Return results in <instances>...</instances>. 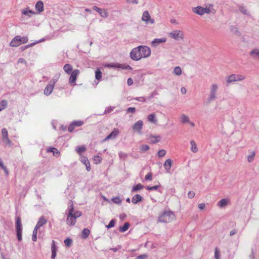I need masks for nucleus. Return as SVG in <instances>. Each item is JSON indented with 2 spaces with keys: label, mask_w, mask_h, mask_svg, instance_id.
<instances>
[{
  "label": "nucleus",
  "mask_w": 259,
  "mask_h": 259,
  "mask_svg": "<svg viewBox=\"0 0 259 259\" xmlns=\"http://www.w3.org/2000/svg\"><path fill=\"white\" fill-rule=\"evenodd\" d=\"M150 147L147 145H143L141 147V150L143 151H146L149 149Z\"/></svg>",
  "instance_id": "obj_58"
},
{
  "label": "nucleus",
  "mask_w": 259,
  "mask_h": 259,
  "mask_svg": "<svg viewBox=\"0 0 259 259\" xmlns=\"http://www.w3.org/2000/svg\"><path fill=\"white\" fill-rule=\"evenodd\" d=\"M166 41V39L165 37H162L160 38H155L151 42V46L153 47H156L159 46L160 44L165 42Z\"/></svg>",
  "instance_id": "obj_15"
},
{
  "label": "nucleus",
  "mask_w": 259,
  "mask_h": 259,
  "mask_svg": "<svg viewBox=\"0 0 259 259\" xmlns=\"http://www.w3.org/2000/svg\"><path fill=\"white\" fill-rule=\"evenodd\" d=\"M90 234V231L88 228H84L82 230L81 234V238L83 239H87Z\"/></svg>",
  "instance_id": "obj_20"
},
{
  "label": "nucleus",
  "mask_w": 259,
  "mask_h": 259,
  "mask_svg": "<svg viewBox=\"0 0 259 259\" xmlns=\"http://www.w3.org/2000/svg\"><path fill=\"white\" fill-rule=\"evenodd\" d=\"M175 218V214L171 210H165L158 217V220L161 223H169Z\"/></svg>",
  "instance_id": "obj_1"
},
{
  "label": "nucleus",
  "mask_w": 259,
  "mask_h": 259,
  "mask_svg": "<svg viewBox=\"0 0 259 259\" xmlns=\"http://www.w3.org/2000/svg\"><path fill=\"white\" fill-rule=\"evenodd\" d=\"M57 247L55 244V242L54 240L52 241V243L51 244V251L52 252H57Z\"/></svg>",
  "instance_id": "obj_52"
},
{
  "label": "nucleus",
  "mask_w": 259,
  "mask_h": 259,
  "mask_svg": "<svg viewBox=\"0 0 259 259\" xmlns=\"http://www.w3.org/2000/svg\"><path fill=\"white\" fill-rule=\"evenodd\" d=\"M21 36H16L10 43L11 47H18L21 45Z\"/></svg>",
  "instance_id": "obj_14"
},
{
  "label": "nucleus",
  "mask_w": 259,
  "mask_h": 259,
  "mask_svg": "<svg viewBox=\"0 0 259 259\" xmlns=\"http://www.w3.org/2000/svg\"><path fill=\"white\" fill-rule=\"evenodd\" d=\"M172 165V160L170 159H167L163 164V166L166 171L170 169Z\"/></svg>",
  "instance_id": "obj_21"
},
{
  "label": "nucleus",
  "mask_w": 259,
  "mask_h": 259,
  "mask_svg": "<svg viewBox=\"0 0 259 259\" xmlns=\"http://www.w3.org/2000/svg\"><path fill=\"white\" fill-rule=\"evenodd\" d=\"M93 160L95 164H98L101 162L102 158L98 155H95L94 156Z\"/></svg>",
  "instance_id": "obj_39"
},
{
  "label": "nucleus",
  "mask_w": 259,
  "mask_h": 259,
  "mask_svg": "<svg viewBox=\"0 0 259 259\" xmlns=\"http://www.w3.org/2000/svg\"><path fill=\"white\" fill-rule=\"evenodd\" d=\"M152 173L149 172L146 175L145 180L146 181H151L152 180Z\"/></svg>",
  "instance_id": "obj_56"
},
{
  "label": "nucleus",
  "mask_w": 259,
  "mask_h": 259,
  "mask_svg": "<svg viewBox=\"0 0 259 259\" xmlns=\"http://www.w3.org/2000/svg\"><path fill=\"white\" fill-rule=\"evenodd\" d=\"M169 36L176 40H183L184 33L180 30H174L169 33Z\"/></svg>",
  "instance_id": "obj_6"
},
{
  "label": "nucleus",
  "mask_w": 259,
  "mask_h": 259,
  "mask_svg": "<svg viewBox=\"0 0 259 259\" xmlns=\"http://www.w3.org/2000/svg\"><path fill=\"white\" fill-rule=\"evenodd\" d=\"M64 70L67 73H70L72 70V66L71 65L66 64L63 67Z\"/></svg>",
  "instance_id": "obj_37"
},
{
  "label": "nucleus",
  "mask_w": 259,
  "mask_h": 259,
  "mask_svg": "<svg viewBox=\"0 0 259 259\" xmlns=\"http://www.w3.org/2000/svg\"><path fill=\"white\" fill-rule=\"evenodd\" d=\"M64 242L67 247H70L72 243V240L71 238H67L64 240Z\"/></svg>",
  "instance_id": "obj_47"
},
{
  "label": "nucleus",
  "mask_w": 259,
  "mask_h": 259,
  "mask_svg": "<svg viewBox=\"0 0 259 259\" xmlns=\"http://www.w3.org/2000/svg\"><path fill=\"white\" fill-rule=\"evenodd\" d=\"M67 211H68V214H72L74 211V205L72 200H69L68 202Z\"/></svg>",
  "instance_id": "obj_22"
},
{
  "label": "nucleus",
  "mask_w": 259,
  "mask_h": 259,
  "mask_svg": "<svg viewBox=\"0 0 259 259\" xmlns=\"http://www.w3.org/2000/svg\"><path fill=\"white\" fill-rule=\"evenodd\" d=\"M139 47L142 58H145L150 56L151 51L149 47L146 46H139Z\"/></svg>",
  "instance_id": "obj_7"
},
{
  "label": "nucleus",
  "mask_w": 259,
  "mask_h": 259,
  "mask_svg": "<svg viewBox=\"0 0 259 259\" xmlns=\"http://www.w3.org/2000/svg\"><path fill=\"white\" fill-rule=\"evenodd\" d=\"M142 20L145 21L147 24L149 23L153 24L154 23V20L151 18L150 15L147 11H145L143 12Z\"/></svg>",
  "instance_id": "obj_9"
},
{
  "label": "nucleus",
  "mask_w": 259,
  "mask_h": 259,
  "mask_svg": "<svg viewBox=\"0 0 259 259\" xmlns=\"http://www.w3.org/2000/svg\"><path fill=\"white\" fill-rule=\"evenodd\" d=\"M75 150L79 155H80L81 153L84 152L86 150V147L84 145L76 147Z\"/></svg>",
  "instance_id": "obj_32"
},
{
  "label": "nucleus",
  "mask_w": 259,
  "mask_h": 259,
  "mask_svg": "<svg viewBox=\"0 0 259 259\" xmlns=\"http://www.w3.org/2000/svg\"><path fill=\"white\" fill-rule=\"evenodd\" d=\"M56 82V80L55 79L52 80L50 81L49 83L46 87L44 90V94L45 95L49 96L52 93Z\"/></svg>",
  "instance_id": "obj_8"
},
{
  "label": "nucleus",
  "mask_w": 259,
  "mask_h": 259,
  "mask_svg": "<svg viewBox=\"0 0 259 259\" xmlns=\"http://www.w3.org/2000/svg\"><path fill=\"white\" fill-rule=\"evenodd\" d=\"M105 67L107 68H113L114 69H127L129 70H133L132 67L129 65H126L125 64H119L118 63H111L106 64L105 65Z\"/></svg>",
  "instance_id": "obj_3"
},
{
  "label": "nucleus",
  "mask_w": 259,
  "mask_h": 259,
  "mask_svg": "<svg viewBox=\"0 0 259 259\" xmlns=\"http://www.w3.org/2000/svg\"><path fill=\"white\" fill-rule=\"evenodd\" d=\"M119 134V130L118 128H114L113 131L110 134L111 135L113 139H115Z\"/></svg>",
  "instance_id": "obj_35"
},
{
  "label": "nucleus",
  "mask_w": 259,
  "mask_h": 259,
  "mask_svg": "<svg viewBox=\"0 0 259 259\" xmlns=\"http://www.w3.org/2000/svg\"><path fill=\"white\" fill-rule=\"evenodd\" d=\"M192 12L199 15L202 16L204 15L203 8L201 6H197L192 8Z\"/></svg>",
  "instance_id": "obj_17"
},
{
  "label": "nucleus",
  "mask_w": 259,
  "mask_h": 259,
  "mask_svg": "<svg viewBox=\"0 0 259 259\" xmlns=\"http://www.w3.org/2000/svg\"><path fill=\"white\" fill-rule=\"evenodd\" d=\"M255 153L254 151H252L250 155L247 156V161L249 162H251L254 160Z\"/></svg>",
  "instance_id": "obj_46"
},
{
  "label": "nucleus",
  "mask_w": 259,
  "mask_h": 259,
  "mask_svg": "<svg viewBox=\"0 0 259 259\" xmlns=\"http://www.w3.org/2000/svg\"><path fill=\"white\" fill-rule=\"evenodd\" d=\"M220 251L218 248H215L214 251V257L215 259H219Z\"/></svg>",
  "instance_id": "obj_59"
},
{
  "label": "nucleus",
  "mask_w": 259,
  "mask_h": 259,
  "mask_svg": "<svg viewBox=\"0 0 259 259\" xmlns=\"http://www.w3.org/2000/svg\"><path fill=\"white\" fill-rule=\"evenodd\" d=\"M102 76V73L99 68H98L95 71V78L97 80H100Z\"/></svg>",
  "instance_id": "obj_33"
},
{
  "label": "nucleus",
  "mask_w": 259,
  "mask_h": 259,
  "mask_svg": "<svg viewBox=\"0 0 259 259\" xmlns=\"http://www.w3.org/2000/svg\"><path fill=\"white\" fill-rule=\"evenodd\" d=\"M47 152L53 153V155L57 157H59L60 155V152L58 151V150L57 148H56L55 147H48L47 149Z\"/></svg>",
  "instance_id": "obj_19"
},
{
  "label": "nucleus",
  "mask_w": 259,
  "mask_h": 259,
  "mask_svg": "<svg viewBox=\"0 0 259 259\" xmlns=\"http://www.w3.org/2000/svg\"><path fill=\"white\" fill-rule=\"evenodd\" d=\"M130 58L134 61H139L140 60L142 57L141 56V54L140 53V50L139 49V46L136 48H133L130 53Z\"/></svg>",
  "instance_id": "obj_4"
},
{
  "label": "nucleus",
  "mask_w": 259,
  "mask_h": 259,
  "mask_svg": "<svg viewBox=\"0 0 259 259\" xmlns=\"http://www.w3.org/2000/svg\"><path fill=\"white\" fill-rule=\"evenodd\" d=\"M76 218L72 214H67V218L66 220V223L69 226H74L76 222Z\"/></svg>",
  "instance_id": "obj_12"
},
{
  "label": "nucleus",
  "mask_w": 259,
  "mask_h": 259,
  "mask_svg": "<svg viewBox=\"0 0 259 259\" xmlns=\"http://www.w3.org/2000/svg\"><path fill=\"white\" fill-rule=\"evenodd\" d=\"M136 111V108L135 107H129L126 109L127 113H134Z\"/></svg>",
  "instance_id": "obj_60"
},
{
  "label": "nucleus",
  "mask_w": 259,
  "mask_h": 259,
  "mask_svg": "<svg viewBox=\"0 0 259 259\" xmlns=\"http://www.w3.org/2000/svg\"><path fill=\"white\" fill-rule=\"evenodd\" d=\"M174 73L177 75H180L182 74V69L180 66L175 67L174 70Z\"/></svg>",
  "instance_id": "obj_44"
},
{
  "label": "nucleus",
  "mask_w": 259,
  "mask_h": 259,
  "mask_svg": "<svg viewBox=\"0 0 259 259\" xmlns=\"http://www.w3.org/2000/svg\"><path fill=\"white\" fill-rule=\"evenodd\" d=\"M148 120L151 122L155 123L157 122L155 113H151L148 116Z\"/></svg>",
  "instance_id": "obj_29"
},
{
  "label": "nucleus",
  "mask_w": 259,
  "mask_h": 259,
  "mask_svg": "<svg viewBox=\"0 0 259 259\" xmlns=\"http://www.w3.org/2000/svg\"><path fill=\"white\" fill-rule=\"evenodd\" d=\"M47 222V220L45 218L44 216H41L39 219L38 221L37 222V224L39 225V226L42 227L44 225L46 224Z\"/></svg>",
  "instance_id": "obj_34"
},
{
  "label": "nucleus",
  "mask_w": 259,
  "mask_h": 259,
  "mask_svg": "<svg viewBox=\"0 0 259 259\" xmlns=\"http://www.w3.org/2000/svg\"><path fill=\"white\" fill-rule=\"evenodd\" d=\"M239 10L243 14L246 15H249V14L248 13L247 9L243 5L239 6Z\"/></svg>",
  "instance_id": "obj_40"
},
{
  "label": "nucleus",
  "mask_w": 259,
  "mask_h": 259,
  "mask_svg": "<svg viewBox=\"0 0 259 259\" xmlns=\"http://www.w3.org/2000/svg\"><path fill=\"white\" fill-rule=\"evenodd\" d=\"M160 187V185H155L153 186H147L146 187V189L148 191H153V190H156L158 189V188Z\"/></svg>",
  "instance_id": "obj_49"
},
{
  "label": "nucleus",
  "mask_w": 259,
  "mask_h": 259,
  "mask_svg": "<svg viewBox=\"0 0 259 259\" xmlns=\"http://www.w3.org/2000/svg\"><path fill=\"white\" fill-rule=\"evenodd\" d=\"M143 201V198L139 194H136L132 198V201L134 204H137Z\"/></svg>",
  "instance_id": "obj_18"
},
{
  "label": "nucleus",
  "mask_w": 259,
  "mask_h": 259,
  "mask_svg": "<svg viewBox=\"0 0 259 259\" xmlns=\"http://www.w3.org/2000/svg\"><path fill=\"white\" fill-rule=\"evenodd\" d=\"M218 90V85L216 84H213L210 88V93L206 101V104H209L212 101L216 99V92Z\"/></svg>",
  "instance_id": "obj_5"
},
{
  "label": "nucleus",
  "mask_w": 259,
  "mask_h": 259,
  "mask_svg": "<svg viewBox=\"0 0 259 259\" xmlns=\"http://www.w3.org/2000/svg\"><path fill=\"white\" fill-rule=\"evenodd\" d=\"M190 144H191V151L193 152V153H196L198 152V149L197 147V145L195 142L193 140H191L190 141Z\"/></svg>",
  "instance_id": "obj_28"
},
{
  "label": "nucleus",
  "mask_w": 259,
  "mask_h": 259,
  "mask_svg": "<svg viewBox=\"0 0 259 259\" xmlns=\"http://www.w3.org/2000/svg\"><path fill=\"white\" fill-rule=\"evenodd\" d=\"M112 201L114 203L117 204H120L121 203V200L120 199L119 197H116L112 198Z\"/></svg>",
  "instance_id": "obj_53"
},
{
  "label": "nucleus",
  "mask_w": 259,
  "mask_h": 259,
  "mask_svg": "<svg viewBox=\"0 0 259 259\" xmlns=\"http://www.w3.org/2000/svg\"><path fill=\"white\" fill-rule=\"evenodd\" d=\"M40 41H37V42H33V43H31V44H29L28 45H26V46H22V47H20V49L21 50V51H24L26 49L29 48V47L33 46L34 45L36 44L37 43H38V42H39Z\"/></svg>",
  "instance_id": "obj_42"
},
{
  "label": "nucleus",
  "mask_w": 259,
  "mask_h": 259,
  "mask_svg": "<svg viewBox=\"0 0 259 259\" xmlns=\"http://www.w3.org/2000/svg\"><path fill=\"white\" fill-rule=\"evenodd\" d=\"M143 126L142 120H139L137 121L133 126V129L134 131L137 132L139 134H142V129Z\"/></svg>",
  "instance_id": "obj_11"
},
{
  "label": "nucleus",
  "mask_w": 259,
  "mask_h": 259,
  "mask_svg": "<svg viewBox=\"0 0 259 259\" xmlns=\"http://www.w3.org/2000/svg\"><path fill=\"white\" fill-rule=\"evenodd\" d=\"M72 124L74 125V127H78L80 126L83 124V121L80 120H75L73 121L72 122Z\"/></svg>",
  "instance_id": "obj_48"
},
{
  "label": "nucleus",
  "mask_w": 259,
  "mask_h": 259,
  "mask_svg": "<svg viewBox=\"0 0 259 259\" xmlns=\"http://www.w3.org/2000/svg\"><path fill=\"white\" fill-rule=\"evenodd\" d=\"M143 188L144 186L141 184L139 183L132 187L131 191L132 193L137 192L143 189Z\"/></svg>",
  "instance_id": "obj_24"
},
{
  "label": "nucleus",
  "mask_w": 259,
  "mask_h": 259,
  "mask_svg": "<svg viewBox=\"0 0 259 259\" xmlns=\"http://www.w3.org/2000/svg\"><path fill=\"white\" fill-rule=\"evenodd\" d=\"M181 122L183 123H189L190 122L189 118L188 116L183 114L181 116Z\"/></svg>",
  "instance_id": "obj_45"
},
{
  "label": "nucleus",
  "mask_w": 259,
  "mask_h": 259,
  "mask_svg": "<svg viewBox=\"0 0 259 259\" xmlns=\"http://www.w3.org/2000/svg\"><path fill=\"white\" fill-rule=\"evenodd\" d=\"M73 215L75 217V218L80 217L82 215V212L80 211H76L75 212H73Z\"/></svg>",
  "instance_id": "obj_57"
},
{
  "label": "nucleus",
  "mask_w": 259,
  "mask_h": 259,
  "mask_svg": "<svg viewBox=\"0 0 259 259\" xmlns=\"http://www.w3.org/2000/svg\"><path fill=\"white\" fill-rule=\"evenodd\" d=\"M35 9L38 13H40L44 10V3L42 1H38L35 4Z\"/></svg>",
  "instance_id": "obj_16"
},
{
  "label": "nucleus",
  "mask_w": 259,
  "mask_h": 259,
  "mask_svg": "<svg viewBox=\"0 0 259 259\" xmlns=\"http://www.w3.org/2000/svg\"><path fill=\"white\" fill-rule=\"evenodd\" d=\"M2 135L3 141H5V139L8 138V133L6 128H3L2 130Z\"/></svg>",
  "instance_id": "obj_36"
},
{
  "label": "nucleus",
  "mask_w": 259,
  "mask_h": 259,
  "mask_svg": "<svg viewBox=\"0 0 259 259\" xmlns=\"http://www.w3.org/2000/svg\"><path fill=\"white\" fill-rule=\"evenodd\" d=\"M151 139H153V140H151V143L154 144L158 142H159L161 139V137L160 136H155L153 135H151L150 136Z\"/></svg>",
  "instance_id": "obj_27"
},
{
  "label": "nucleus",
  "mask_w": 259,
  "mask_h": 259,
  "mask_svg": "<svg viewBox=\"0 0 259 259\" xmlns=\"http://www.w3.org/2000/svg\"><path fill=\"white\" fill-rule=\"evenodd\" d=\"M93 9L99 13L102 17L107 18L108 17V13L105 9H102L96 6L93 7Z\"/></svg>",
  "instance_id": "obj_13"
},
{
  "label": "nucleus",
  "mask_w": 259,
  "mask_h": 259,
  "mask_svg": "<svg viewBox=\"0 0 259 259\" xmlns=\"http://www.w3.org/2000/svg\"><path fill=\"white\" fill-rule=\"evenodd\" d=\"M230 31L233 33L234 34L239 35L240 34V32L238 31V28L234 26H231L230 27Z\"/></svg>",
  "instance_id": "obj_41"
},
{
  "label": "nucleus",
  "mask_w": 259,
  "mask_h": 259,
  "mask_svg": "<svg viewBox=\"0 0 259 259\" xmlns=\"http://www.w3.org/2000/svg\"><path fill=\"white\" fill-rule=\"evenodd\" d=\"M130 226V224L128 222H125L123 226L119 227V231L122 233L125 232L128 229Z\"/></svg>",
  "instance_id": "obj_23"
},
{
  "label": "nucleus",
  "mask_w": 259,
  "mask_h": 259,
  "mask_svg": "<svg viewBox=\"0 0 259 259\" xmlns=\"http://www.w3.org/2000/svg\"><path fill=\"white\" fill-rule=\"evenodd\" d=\"M80 161L84 164L86 165L87 164H89L90 162L89 161L88 158L84 156H81L80 157Z\"/></svg>",
  "instance_id": "obj_50"
},
{
  "label": "nucleus",
  "mask_w": 259,
  "mask_h": 259,
  "mask_svg": "<svg viewBox=\"0 0 259 259\" xmlns=\"http://www.w3.org/2000/svg\"><path fill=\"white\" fill-rule=\"evenodd\" d=\"M249 55L253 58L255 57V56L258 57L259 59V49H254L252 50L249 53Z\"/></svg>",
  "instance_id": "obj_31"
},
{
  "label": "nucleus",
  "mask_w": 259,
  "mask_h": 259,
  "mask_svg": "<svg viewBox=\"0 0 259 259\" xmlns=\"http://www.w3.org/2000/svg\"><path fill=\"white\" fill-rule=\"evenodd\" d=\"M22 13L24 15L28 16L30 17H31V15L34 14L35 12L32 10H29L28 8H26L22 10Z\"/></svg>",
  "instance_id": "obj_26"
},
{
  "label": "nucleus",
  "mask_w": 259,
  "mask_h": 259,
  "mask_svg": "<svg viewBox=\"0 0 259 259\" xmlns=\"http://www.w3.org/2000/svg\"><path fill=\"white\" fill-rule=\"evenodd\" d=\"M21 45L22 44H25L28 42V38L27 37H21Z\"/></svg>",
  "instance_id": "obj_62"
},
{
  "label": "nucleus",
  "mask_w": 259,
  "mask_h": 259,
  "mask_svg": "<svg viewBox=\"0 0 259 259\" xmlns=\"http://www.w3.org/2000/svg\"><path fill=\"white\" fill-rule=\"evenodd\" d=\"M16 231L17 239L19 241H21L22 239V225L21 224V219L20 217H17L16 218Z\"/></svg>",
  "instance_id": "obj_2"
},
{
  "label": "nucleus",
  "mask_w": 259,
  "mask_h": 259,
  "mask_svg": "<svg viewBox=\"0 0 259 259\" xmlns=\"http://www.w3.org/2000/svg\"><path fill=\"white\" fill-rule=\"evenodd\" d=\"M228 204V200L226 198H223L221 199L218 202V205L220 207L223 208L225 207Z\"/></svg>",
  "instance_id": "obj_25"
},
{
  "label": "nucleus",
  "mask_w": 259,
  "mask_h": 259,
  "mask_svg": "<svg viewBox=\"0 0 259 259\" xmlns=\"http://www.w3.org/2000/svg\"><path fill=\"white\" fill-rule=\"evenodd\" d=\"M79 73V71L78 69H75L73 70L70 74L69 82L71 85H75L76 84V80L77 79V77Z\"/></svg>",
  "instance_id": "obj_10"
},
{
  "label": "nucleus",
  "mask_w": 259,
  "mask_h": 259,
  "mask_svg": "<svg viewBox=\"0 0 259 259\" xmlns=\"http://www.w3.org/2000/svg\"><path fill=\"white\" fill-rule=\"evenodd\" d=\"M234 81H237V77L236 74L230 75L227 80V82L230 83Z\"/></svg>",
  "instance_id": "obj_30"
},
{
  "label": "nucleus",
  "mask_w": 259,
  "mask_h": 259,
  "mask_svg": "<svg viewBox=\"0 0 259 259\" xmlns=\"http://www.w3.org/2000/svg\"><path fill=\"white\" fill-rule=\"evenodd\" d=\"M116 223V220L114 219H112L109 223V224L106 226L107 229H110L114 227Z\"/></svg>",
  "instance_id": "obj_43"
},
{
  "label": "nucleus",
  "mask_w": 259,
  "mask_h": 259,
  "mask_svg": "<svg viewBox=\"0 0 259 259\" xmlns=\"http://www.w3.org/2000/svg\"><path fill=\"white\" fill-rule=\"evenodd\" d=\"M148 257V255L147 254H141L138 256H137L136 258V259H146Z\"/></svg>",
  "instance_id": "obj_61"
},
{
  "label": "nucleus",
  "mask_w": 259,
  "mask_h": 259,
  "mask_svg": "<svg viewBox=\"0 0 259 259\" xmlns=\"http://www.w3.org/2000/svg\"><path fill=\"white\" fill-rule=\"evenodd\" d=\"M114 108H115V107H111V106L107 107L105 109L103 114H105L110 113L114 110Z\"/></svg>",
  "instance_id": "obj_51"
},
{
  "label": "nucleus",
  "mask_w": 259,
  "mask_h": 259,
  "mask_svg": "<svg viewBox=\"0 0 259 259\" xmlns=\"http://www.w3.org/2000/svg\"><path fill=\"white\" fill-rule=\"evenodd\" d=\"M166 154V151L164 149L160 150L157 153V155L159 157H162Z\"/></svg>",
  "instance_id": "obj_54"
},
{
  "label": "nucleus",
  "mask_w": 259,
  "mask_h": 259,
  "mask_svg": "<svg viewBox=\"0 0 259 259\" xmlns=\"http://www.w3.org/2000/svg\"><path fill=\"white\" fill-rule=\"evenodd\" d=\"M74 126L72 124V123L71 122L70 125L68 126V130L69 132H72L74 129Z\"/></svg>",
  "instance_id": "obj_63"
},
{
  "label": "nucleus",
  "mask_w": 259,
  "mask_h": 259,
  "mask_svg": "<svg viewBox=\"0 0 259 259\" xmlns=\"http://www.w3.org/2000/svg\"><path fill=\"white\" fill-rule=\"evenodd\" d=\"M119 157H120L121 159H125V158L127 157V154H126V153H124V152H120L119 153Z\"/></svg>",
  "instance_id": "obj_55"
},
{
  "label": "nucleus",
  "mask_w": 259,
  "mask_h": 259,
  "mask_svg": "<svg viewBox=\"0 0 259 259\" xmlns=\"http://www.w3.org/2000/svg\"><path fill=\"white\" fill-rule=\"evenodd\" d=\"M8 105V102L5 100H3L0 102V111L6 108Z\"/></svg>",
  "instance_id": "obj_38"
},
{
  "label": "nucleus",
  "mask_w": 259,
  "mask_h": 259,
  "mask_svg": "<svg viewBox=\"0 0 259 259\" xmlns=\"http://www.w3.org/2000/svg\"><path fill=\"white\" fill-rule=\"evenodd\" d=\"M195 196V192L193 191H189L188 193V196L189 198H193Z\"/></svg>",
  "instance_id": "obj_64"
}]
</instances>
